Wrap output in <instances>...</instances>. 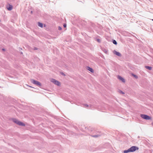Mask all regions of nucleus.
Instances as JSON below:
<instances>
[{"mask_svg":"<svg viewBox=\"0 0 153 153\" xmlns=\"http://www.w3.org/2000/svg\"><path fill=\"white\" fill-rule=\"evenodd\" d=\"M13 121L16 124L19 125V126H25V125L23 123L19 121L18 120H17L16 119H13Z\"/></svg>","mask_w":153,"mask_h":153,"instance_id":"1","label":"nucleus"},{"mask_svg":"<svg viewBox=\"0 0 153 153\" xmlns=\"http://www.w3.org/2000/svg\"><path fill=\"white\" fill-rule=\"evenodd\" d=\"M30 81L33 84L36 85L37 86H40L41 85V84L39 82L33 79H31Z\"/></svg>","mask_w":153,"mask_h":153,"instance_id":"2","label":"nucleus"},{"mask_svg":"<svg viewBox=\"0 0 153 153\" xmlns=\"http://www.w3.org/2000/svg\"><path fill=\"white\" fill-rule=\"evenodd\" d=\"M140 116L142 118L146 120H149L151 119L150 117L146 115L141 114Z\"/></svg>","mask_w":153,"mask_h":153,"instance_id":"3","label":"nucleus"},{"mask_svg":"<svg viewBox=\"0 0 153 153\" xmlns=\"http://www.w3.org/2000/svg\"><path fill=\"white\" fill-rule=\"evenodd\" d=\"M51 82H53V83H54L55 84L58 85V86H59L60 85V82H59L58 81L56 80V79H51Z\"/></svg>","mask_w":153,"mask_h":153,"instance_id":"4","label":"nucleus"},{"mask_svg":"<svg viewBox=\"0 0 153 153\" xmlns=\"http://www.w3.org/2000/svg\"><path fill=\"white\" fill-rule=\"evenodd\" d=\"M129 149L131 152H134L138 150L139 148L136 146H133L130 147Z\"/></svg>","mask_w":153,"mask_h":153,"instance_id":"5","label":"nucleus"},{"mask_svg":"<svg viewBox=\"0 0 153 153\" xmlns=\"http://www.w3.org/2000/svg\"><path fill=\"white\" fill-rule=\"evenodd\" d=\"M113 53L114 54L116 55L117 56H121V55L120 53H119L118 52H117V51H116L115 50H114L113 51Z\"/></svg>","mask_w":153,"mask_h":153,"instance_id":"6","label":"nucleus"},{"mask_svg":"<svg viewBox=\"0 0 153 153\" xmlns=\"http://www.w3.org/2000/svg\"><path fill=\"white\" fill-rule=\"evenodd\" d=\"M118 78L119 79L121 80L123 82H125V81L124 79L120 76H118Z\"/></svg>","mask_w":153,"mask_h":153,"instance_id":"7","label":"nucleus"},{"mask_svg":"<svg viewBox=\"0 0 153 153\" xmlns=\"http://www.w3.org/2000/svg\"><path fill=\"white\" fill-rule=\"evenodd\" d=\"M87 69L88 70L90 71V72H91L92 73H93L94 72V70H93L92 68L89 67H87Z\"/></svg>","mask_w":153,"mask_h":153,"instance_id":"8","label":"nucleus"},{"mask_svg":"<svg viewBox=\"0 0 153 153\" xmlns=\"http://www.w3.org/2000/svg\"><path fill=\"white\" fill-rule=\"evenodd\" d=\"M38 26L39 27H43V25L42 23L39 22H38Z\"/></svg>","mask_w":153,"mask_h":153,"instance_id":"9","label":"nucleus"},{"mask_svg":"<svg viewBox=\"0 0 153 153\" xmlns=\"http://www.w3.org/2000/svg\"><path fill=\"white\" fill-rule=\"evenodd\" d=\"M129 152H131L129 148L128 149V150H124L123 152L124 153H128Z\"/></svg>","mask_w":153,"mask_h":153,"instance_id":"10","label":"nucleus"},{"mask_svg":"<svg viewBox=\"0 0 153 153\" xmlns=\"http://www.w3.org/2000/svg\"><path fill=\"white\" fill-rule=\"evenodd\" d=\"M7 9L9 10H11L12 9V6L10 5L9 6V7H8L7 8Z\"/></svg>","mask_w":153,"mask_h":153,"instance_id":"11","label":"nucleus"},{"mask_svg":"<svg viewBox=\"0 0 153 153\" xmlns=\"http://www.w3.org/2000/svg\"><path fill=\"white\" fill-rule=\"evenodd\" d=\"M145 68L147 69H148L149 70H151L152 68L151 67L146 66H145Z\"/></svg>","mask_w":153,"mask_h":153,"instance_id":"12","label":"nucleus"},{"mask_svg":"<svg viewBox=\"0 0 153 153\" xmlns=\"http://www.w3.org/2000/svg\"><path fill=\"white\" fill-rule=\"evenodd\" d=\"M100 136V135H98V134H97V135H91V136L92 137H95V138H97V137H99Z\"/></svg>","mask_w":153,"mask_h":153,"instance_id":"13","label":"nucleus"},{"mask_svg":"<svg viewBox=\"0 0 153 153\" xmlns=\"http://www.w3.org/2000/svg\"><path fill=\"white\" fill-rule=\"evenodd\" d=\"M92 105H88V106L86 107V108L87 109H91V108Z\"/></svg>","mask_w":153,"mask_h":153,"instance_id":"14","label":"nucleus"},{"mask_svg":"<svg viewBox=\"0 0 153 153\" xmlns=\"http://www.w3.org/2000/svg\"><path fill=\"white\" fill-rule=\"evenodd\" d=\"M112 42L114 44L116 45L117 44V43L116 41L115 40H113L112 41Z\"/></svg>","mask_w":153,"mask_h":153,"instance_id":"15","label":"nucleus"},{"mask_svg":"<svg viewBox=\"0 0 153 153\" xmlns=\"http://www.w3.org/2000/svg\"><path fill=\"white\" fill-rule=\"evenodd\" d=\"M103 51L105 53H106L107 54V53H108V51L107 50H106V49H104V50H103Z\"/></svg>","mask_w":153,"mask_h":153,"instance_id":"16","label":"nucleus"},{"mask_svg":"<svg viewBox=\"0 0 153 153\" xmlns=\"http://www.w3.org/2000/svg\"><path fill=\"white\" fill-rule=\"evenodd\" d=\"M119 92L120 93L122 94H125L122 91H121V90H119Z\"/></svg>","mask_w":153,"mask_h":153,"instance_id":"17","label":"nucleus"},{"mask_svg":"<svg viewBox=\"0 0 153 153\" xmlns=\"http://www.w3.org/2000/svg\"><path fill=\"white\" fill-rule=\"evenodd\" d=\"M132 76H133L135 78H137V75H135V74H132Z\"/></svg>","mask_w":153,"mask_h":153,"instance_id":"18","label":"nucleus"},{"mask_svg":"<svg viewBox=\"0 0 153 153\" xmlns=\"http://www.w3.org/2000/svg\"><path fill=\"white\" fill-rule=\"evenodd\" d=\"M83 105L85 107H86L87 106H88V105L87 104H83Z\"/></svg>","mask_w":153,"mask_h":153,"instance_id":"19","label":"nucleus"},{"mask_svg":"<svg viewBox=\"0 0 153 153\" xmlns=\"http://www.w3.org/2000/svg\"><path fill=\"white\" fill-rule=\"evenodd\" d=\"M58 29L59 30H62V28L60 27V26H59L58 27Z\"/></svg>","mask_w":153,"mask_h":153,"instance_id":"20","label":"nucleus"},{"mask_svg":"<svg viewBox=\"0 0 153 153\" xmlns=\"http://www.w3.org/2000/svg\"><path fill=\"white\" fill-rule=\"evenodd\" d=\"M63 26L65 28L66 27V24H64L63 25Z\"/></svg>","mask_w":153,"mask_h":153,"instance_id":"21","label":"nucleus"},{"mask_svg":"<svg viewBox=\"0 0 153 153\" xmlns=\"http://www.w3.org/2000/svg\"><path fill=\"white\" fill-rule=\"evenodd\" d=\"M97 42H100V39H97Z\"/></svg>","mask_w":153,"mask_h":153,"instance_id":"22","label":"nucleus"},{"mask_svg":"<svg viewBox=\"0 0 153 153\" xmlns=\"http://www.w3.org/2000/svg\"><path fill=\"white\" fill-rule=\"evenodd\" d=\"M37 48H36V47H34V50H37Z\"/></svg>","mask_w":153,"mask_h":153,"instance_id":"23","label":"nucleus"},{"mask_svg":"<svg viewBox=\"0 0 153 153\" xmlns=\"http://www.w3.org/2000/svg\"><path fill=\"white\" fill-rule=\"evenodd\" d=\"M61 74L64 76H65V75L64 74V73L62 72L61 73Z\"/></svg>","mask_w":153,"mask_h":153,"instance_id":"24","label":"nucleus"},{"mask_svg":"<svg viewBox=\"0 0 153 153\" xmlns=\"http://www.w3.org/2000/svg\"><path fill=\"white\" fill-rule=\"evenodd\" d=\"M152 126H153V122L152 123Z\"/></svg>","mask_w":153,"mask_h":153,"instance_id":"25","label":"nucleus"},{"mask_svg":"<svg viewBox=\"0 0 153 153\" xmlns=\"http://www.w3.org/2000/svg\"><path fill=\"white\" fill-rule=\"evenodd\" d=\"M2 50H3V51H4V49H2Z\"/></svg>","mask_w":153,"mask_h":153,"instance_id":"26","label":"nucleus"},{"mask_svg":"<svg viewBox=\"0 0 153 153\" xmlns=\"http://www.w3.org/2000/svg\"><path fill=\"white\" fill-rule=\"evenodd\" d=\"M21 53L22 54V52H21Z\"/></svg>","mask_w":153,"mask_h":153,"instance_id":"27","label":"nucleus"},{"mask_svg":"<svg viewBox=\"0 0 153 153\" xmlns=\"http://www.w3.org/2000/svg\"><path fill=\"white\" fill-rule=\"evenodd\" d=\"M28 86H29V87H31V86H28Z\"/></svg>","mask_w":153,"mask_h":153,"instance_id":"28","label":"nucleus"},{"mask_svg":"<svg viewBox=\"0 0 153 153\" xmlns=\"http://www.w3.org/2000/svg\"><path fill=\"white\" fill-rule=\"evenodd\" d=\"M152 20L153 21V19H152Z\"/></svg>","mask_w":153,"mask_h":153,"instance_id":"29","label":"nucleus"}]
</instances>
